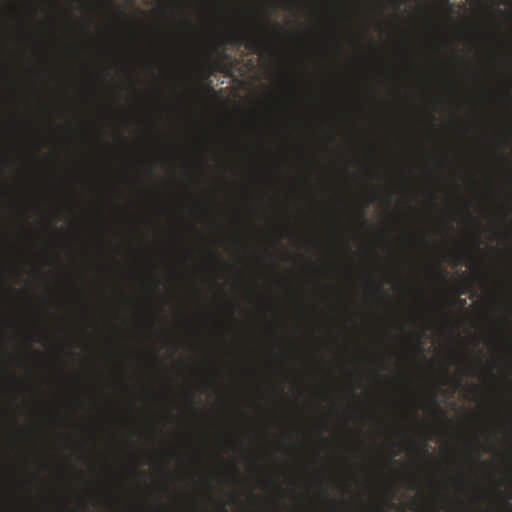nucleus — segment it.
<instances>
[{
    "mask_svg": "<svg viewBox=\"0 0 512 512\" xmlns=\"http://www.w3.org/2000/svg\"><path fill=\"white\" fill-rule=\"evenodd\" d=\"M243 41L246 42V47L256 54H260L268 46L263 38L248 33H237L232 37V42L236 45H240Z\"/></svg>",
    "mask_w": 512,
    "mask_h": 512,
    "instance_id": "f257e3e1",
    "label": "nucleus"
},
{
    "mask_svg": "<svg viewBox=\"0 0 512 512\" xmlns=\"http://www.w3.org/2000/svg\"><path fill=\"white\" fill-rule=\"evenodd\" d=\"M453 256H454V258H455V262H456V264H460V263H462V261H463V255H462V254H460V253H454V254H453Z\"/></svg>",
    "mask_w": 512,
    "mask_h": 512,
    "instance_id": "f03ea898",
    "label": "nucleus"
},
{
    "mask_svg": "<svg viewBox=\"0 0 512 512\" xmlns=\"http://www.w3.org/2000/svg\"><path fill=\"white\" fill-rule=\"evenodd\" d=\"M433 399L435 400V396L433 397ZM433 409H434V412L435 413H442V411L440 410V408L436 405V403L434 402V405H433Z\"/></svg>",
    "mask_w": 512,
    "mask_h": 512,
    "instance_id": "7ed1b4c3",
    "label": "nucleus"
},
{
    "mask_svg": "<svg viewBox=\"0 0 512 512\" xmlns=\"http://www.w3.org/2000/svg\"><path fill=\"white\" fill-rule=\"evenodd\" d=\"M447 272L446 271H443V270H437V275L439 277H444V275L446 274Z\"/></svg>",
    "mask_w": 512,
    "mask_h": 512,
    "instance_id": "20e7f679",
    "label": "nucleus"
},
{
    "mask_svg": "<svg viewBox=\"0 0 512 512\" xmlns=\"http://www.w3.org/2000/svg\"><path fill=\"white\" fill-rule=\"evenodd\" d=\"M360 219H361V222H362L363 224H364V223H366V219H365V217H364V212H363V211H361Z\"/></svg>",
    "mask_w": 512,
    "mask_h": 512,
    "instance_id": "39448f33",
    "label": "nucleus"
},
{
    "mask_svg": "<svg viewBox=\"0 0 512 512\" xmlns=\"http://www.w3.org/2000/svg\"><path fill=\"white\" fill-rule=\"evenodd\" d=\"M190 402H191L192 407L194 408L195 402H194L193 395H190Z\"/></svg>",
    "mask_w": 512,
    "mask_h": 512,
    "instance_id": "423d86ee",
    "label": "nucleus"
},
{
    "mask_svg": "<svg viewBox=\"0 0 512 512\" xmlns=\"http://www.w3.org/2000/svg\"><path fill=\"white\" fill-rule=\"evenodd\" d=\"M459 302H460V305L462 307L465 306V304H466V300L465 299H460Z\"/></svg>",
    "mask_w": 512,
    "mask_h": 512,
    "instance_id": "0eeeda50",
    "label": "nucleus"
},
{
    "mask_svg": "<svg viewBox=\"0 0 512 512\" xmlns=\"http://www.w3.org/2000/svg\"><path fill=\"white\" fill-rule=\"evenodd\" d=\"M422 452H423L424 454H428V449H427L426 447H423V448H422Z\"/></svg>",
    "mask_w": 512,
    "mask_h": 512,
    "instance_id": "6e6552de",
    "label": "nucleus"
},
{
    "mask_svg": "<svg viewBox=\"0 0 512 512\" xmlns=\"http://www.w3.org/2000/svg\"><path fill=\"white\" fill-rule=\"evenodd\" d=\"M473 221H474V223H475V225H476L477 229H479V228H480V224H479V222H477V221H476V220H474V219H473Z\"/></svg>",
    "mask_w": 512,
    "mask_h": 512,
    "instance_id": "1a4fd4ad",
    "label": "nucleus"
},
{
    "mask_svg": "<svg viewBox=\"0 0 512 512\" xmlns=\"http://www.w3.org/2000/svg\"><path fill=\"white\" fill-rule=\"evenodd\" d=\"M476 239H477V242H478V244H479V243H480V237H479V235H476Z\"/></svg>",
    "mask_w": 512,
    "mask_h": 512,
    "instance_id": "9d476101",
    "label": "nucleus"
},
{
    "mask_svg": "<svg viewBox=\"0 0 512 512\" xmlns=\"http://www.w3.org/2000/svg\"><path fill=\"white\" fill-rule=\"evenodd\" d=\"M185 24L188 26V27H191V23L186 21Z\"/></svg>",
    "mask_w": 512,
    "mask_h": 512,
    "instance_id": "9b49d317",
    "label": "nucleus"
},
{
    "mask_svg": "<svg viewBox=\"0 0 512 512\" xmlns=\"http://www.w3.org/2000/svg\"><path fill=\"white\" fill-rule=\"evenodd\" d=\"M393 445H394L395 447H399V443H398V442H394V443H393Z\"/></svg>",
    "mask_w": 512,
    "mask_h": 512,
    "instance_id": "f8f14e48",
    "label": "nucleus"
},
{
    "mask_svg": "<svg viewBox=\"0 0 512 512\" xmlns=\"http://www.w3.org/2000/svg\"><path fill=\"white\" fill-rule=\"evenodd\" d=\"M446 2L449 6L453 7V5L449 3V0H446Z\"/></svg>",
    "mask_w": 512,
    "mask_h": 512,
    "instance_id": "ddd939ff",
    "label": "nucleus"
}]
</instances>
